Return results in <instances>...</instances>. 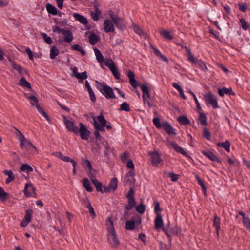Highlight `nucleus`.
Wrapping results in <instances>:
<instances>
[{"instance_id":"12","label":"nucleus","mask_w":250,"mask_h":250,"mask_svg":"<svg viewBox=\"0 0 250 250\" xmlns=\"http://www.w3.org/2000/svg\"><path fill=\"white\" fill-rule=\"evenodd\" d=\"M97 122L99 123L100 126H102V123L104 124V132H105V127H106L107 130H110L112 129V126L110 124H106L107 121L103 114V111H102L100 115L97 117ZM108 123L110 124V122H108Z\"/></svg>"},{"instance_id":"19","label":"nucleus","mask_w":250,"mask_h":250,"mask_svg":"<svg viewBox=\"0 0 250 250\" xmlns=\"http://www.w3.org/2000/svg\"><path fill=\"white\" fill-rule=\"evenodd\" d=\"M65 125L68 131L77 134V129L79 127L74 124L73 121L70 120L69 121H66Z\"/></svg>"},{"instance_id":"52","label":"nucleus","mask_w":250,"mask_h":250,"mask_svg":"<svg viewBox=\"0 0 250 250\" xmlns=\"http://www.w3.org/2000/svg\"><path fill=\"white\" fill-rule=\"evenodd\" d=\"M28 98L31 101V104L32 106H34L35 105L36 106L37 104H39V100L36 96L31 95L28 96Z\"/></svg>"},{"instance_id":"61","label":"nucleus","mask_w":250,"mask_h":250,"mask_svg":"<svg viewBox=\"0 0 250 250\" xmlns=\"http://www.w3.org/2000/svg\"><path fill=\"white\" fill-rule=\"evenodd\" d=\"M165 174H167L169 177L171 178L172 182H176L179 178V175L176 174L173 172L167 173L165 172Z\"/></svg>"},{"instance_id":"62","label":"nucleus","mask_w":250,"mask_h":250,"mask_svg":"<svg viewBox=\"0 0 250 250\" xmlns=\"http://www.w3.org/2000/svg\"><path fill=\"white\" fill-rule=\"evenodd\" d=\"M203 136L208 140H209L210 139L211 134L209 130L207 128H204V133L203 134Z\"/></svg>"},{"instance_id":"18","label":"nucleus","mask_w":250,"mask_h":250,"mask_svg":"<svg viewBox=\"0 0 250 250\" xmlns=\"http://www.w3.org/2000/svg\"><path fill=\"white\" fill-rule=\"evenodd\" d=\"M83 204L87 208L89 209V212L91 215H92L93 217H95L96 216V214L95 212L94 208L91 205V203L87 198H84L82 200Z\"/></svg>"},{"instance_id":"34","label":"nucleus","mask_w":250,"mask_h":250,"mask_svg":"<svg viewBox=\"0 0 250 250\" xmlns=\"http://www.w3.org/2000/svg\"><path fill=\"white\" fill-rule=\"evenodd\" d=\"M94 52L96 55V59L98 62L102 63L104 61V58L100 50H99L97 48H95Z\"/></svg>"},{"instance_id":"48","label":"nucleus","mask_w":250,"mask_h":250,"mask_svg":"<svg viewBox=\"0 0 250 250\" xmlns=\"http://www.w3.org/2000/svg\"><path fill=\"white\" fill-rule=\"evenodd\" d=\"M33 211L31 209H28L26 210L25 214L24 217V219L26 220L27 221H29V222L31 221V218L32 216Z\"/></svg>"},{"instance_id":"41","label":"nucleus","mask_w":250,"mask_h":250,"mask_svg":"<svg viewBox=\"0 0 250 250\" xmlns=\"http://www.w3.org/2000/svg\"><path fill=\"white\" fill-rule=\"evenodd\" d=\"M195 177L197 181L198 184L201 186L203 190L206 193L207 191V188L204 181L197 174L195 175Z\"/></svg>"},{"instance_id":"39","label":"nucleus","mask_w":250,"mask_h":250,"mask_svg":"<svg viewBox=\"0 0 250 250\" xmlns=\"http://www.w3.org/2000/svg\"><path fill=\"white\" fill-rule=\"evenodd\" d=\"M135 222L134 220L127 221L125 223V229L127 230H133L134 229Z\"/></svg>"},{"instance_id":"43","label":"nucleus","mask_w":250,"mask_h":250,"mask_svg":"<svg viewBox=\"0 0 250 250\" xmlns=\"http://www.w3.org/2000/svg\"><path fill=\"white\" fill-rule=\"evenodd\" d=\"M36 108L39 112L48 121H50V118L47 114L43 110V109L40 107L39 104L36 105Z\"/></svg>"},{"instance_id":"20","label":"nucleus","mask_w":250,"mask_h":250,"mask_svg":"<svg viewBox=\"0 0 250 250\" xmlns=\"http://www.w3.org/2000/svg\"><path fill=\"white\" fill-rule=\"evenodd\" d=\"M127 75L129 79L130 84L133 88H136L137 86V81L135 79L134 73L131 70H129Z\"/></svg>"},{"instance_id":"3","label":"nucleus","mask_w":250,"mask_h":250,"mask_svg":"<svg viewBox=\"0 0 250 250\" xmlns=\"http://www.w3.org/2000/svg\"><path fill=\"white\" fill-rule=\"evenodd\" d=\"M134 191L132 188H130L126 195V197L128 199L127 205L125 206V208L126 211L124 212V215H128L127 210L132 209L136 205V201L134 198Z\"/></svg>"},{"instance_id":"55","label":"nucleus","mask_w":250,"mask_h":250,"mask_svg":"<svg viewBox=\"0 0 250 250\" xmlns=\"http://www.w3.org/2000/svg\"><path fill=\"white\" fill-rule=\"evenodd\" d=\"M134 31L138 34L140 36H142L144 38H146V36H147L146 34L145 33L139 26H135L134 27Z\"/></svg>"},{"instance_id":"9","label":"nucleus","mask_w":250,"mask_h":250,"mask_svg":"<svg viewBox=\"0 0 250 250\" xmlns=\"http://www.w3.org/2000/svg\"><path fill=\"white\" fill-rule=\"evenodd\" d=\"M206 102L211 104L214 109L219 108L217 99L211 92H208L204 96Z\"/></svg>"},{"instance_id":"26","label":"nucleus","mask_w":250,"mask_h":250,"mask_svg":"<svg viewBox=\"0 0 250 250\" xmlns=\"http://www.w3.org/2000/svg\"><path fill=\"white\" fill-rule=\"evenodd\" d=\"M89 42L90 44L94 45L99 40V37L94 33H91L88 37Z\"/></svg>"},{"instance_id":"46","label":"nucleus","mask_w":250,"mask_h":250,"mask_svg":"<svg viewBox=\"0 0 250 250\" xmlns=\"http://www.w3.org/2000/svg\"><path fill=\"white\" fill-rule=\"evenodd\" d=\"M199 121L202 125H207V119L205 114L203 112L200 113Z\"/></svg>"},{"instance_id":"47","label":"nucleus","mask_w":250,"mask_h":250,"mask_svg":"<svg viewBox=\"0 0 250 250\" xmlns=\"http://www.w3.org/2000/svg\"><path fill=\"white\" fill-rule=\"evenodd\" d=\"M154 211L157 215L160 214V212L162 211L163 209L160 207V204L158 201H154Z\"/></svg>"},{"instance_id":"23","label":"nucleus","mask_w":250,"mask_h":250,"mask_svg":"<svg viewBox=\"0 0 250 250\" xmlns=\"http://www.w3.org/2000/svg\"><path fill=\"white\" fill-rule=\"evenodd\" d=\"M231 143L229 141L226 140L224 142H218L217 143V146L218 147H222L227 152H229L230 149Z\"/></svg>"},{"instance_id":"31","label":"nucleus","mask_w":250,"mask_h":250,"mask_svg":"<svg viewBox=\"0 0 250 250\" xmlns=\"http://www.w3.org/2000/svg\"><path fill=\"white\" fill-rule=\"evenodd\" d=\"M92 183L95 186L96 190L98 192H100L102 193H103V190L102 189V184L101 182L98 181L97 179L96 180H92Z\"/></svg>"},{"instance_id":"40","label":"nucleus","mask_w":250,"mask_h":250,"mask_svg":"<svg viewBox=\"0 0 250 250\" xmlns=\"http://www.w3.org/2000/svg\"><path fill=\"white\" fill-rule=\"evenodd\" d=\"M187 56L188 60L192 64H196V63L198 62V61H199L194 57L191 50H188V55Z\"/></svg>"},{"instance_id":"24","label":"nucleus","mask_w":250,"mask_h":250,"mask_svg":"<svg viewBox=\"0 0 250 250\" xmlns=\"http://www.w3.org/2000/svg\"><path fill=\"white\" fill-rule=\"evenodd\" d=\"M220 218L215 214L213 220V227L216 229V233L218 236H219V231L220 229Z\"/></svg>"},{"instance_id":"60","label":"nucleus","mask_w":250,"mask_h":250,"mask_svg":"<svg viewBox=\"0 0 250 250\" xmlns=\"http://www.w3.org/2000/svg\"><path fill=\"white\" fill-rule=\"evenodd\" d=\"M110 71L112 72L113 76L115 77L116 79H119L120 78V73L118 71L116 66L112 68L111 69H110Z\"/></svg>"},{"instance_id":"49","label":"nucleus","mask_w":250,"mask_h":250,"mask_svg":"<svg viewBox=\"0 0 250 250\" xmlns=\"http://www.w3.org/2000/svg\"><path fill=\"white\" fill-rule=\"evenodd\" d=\"M120 110L126 112L130 111V108L129 104L126 102H124L120 105Z\"/></svg>"},{"instance_id":"6","label":"nucleus","mask_w":250,"mask_h":250,"mask_svg":"<svg viewBox=\"0 0 250 250\" xmlns=\"http://www.w3.org/2000/svg\"><path fill=\"white\" fill-rule=\"evenodd\" d=\"M79 128L77 129V134H80L81 138L82 140H87L90 134V132L87 129L86 126L82 123L79 124Z\"/></svg>"},{"instance_id":"14","label":"nucleus","mask_w":250,"mask_h":250,"mask_svg":"<svg viewBox=\"0 0 250 250\" xmlns=\"http://www.w3.org/2000/svg\"><path fill=\"white\" fill-rule=\"evenodd\" d=\"M202 153L213 162H216L218 163H221L222 162L221 160L215 154L209 150H203Z\"/></svg>"},{"instance_id":"64","label":"nucleus","mask_w":250,"mask_h":250,"mask_svg":"<svg viewBox=\"0 0 250 250\" xmlns=\"http://www.w3.org/2000/svg\"><path fill=\"white\" fill-rule=\"evenodd\" d=\"M243 223L246 229L250 230V219L249 217L245 218V220H243Z\"/></svg>"},{"instance_id":"1","label":"nucleus","mask_w":250,"mask_h":250,"mask_svg":"<svg viewBox=\"0 0 250 250\" xmlns=\"http://www.w3.org/2000/svg\"><path fill=\"white\" fill-rule=\"evenodd\" d=\"M108 221L110 223V226L107 227L108 234L107 237L108 242L111 245L112 247L117 248L120 245V242L116 234L113 222L110 217H108Z\"/></svg>"},{"instance_id":"37","label":"nucleus","mask_w":250,"mask_h":250,"mask_svg":"<svg viewBox=\"0 0 250 250\" xmlns=\"http://www.w3.org/2000/svg\"><path fill=\"white\" fill-rule=\"evenodd\" d=\"M161 36L164 37L165 39L171 40L173 39V36L171 35L168 30H164L160 32Z\"/></svg>"},{"instance_id":"32","label":"nucleus","mask_w":250,"mask_h":250,"mask_svg":"<svg viewBox=\"0 0 250 250\" xmlns=\"http://www.w3.org/2000/svg\"><path fill=\"white\" fill-rule=\"evenodd\" d=\"M108 186L109 188H110L112 191H115L117 189L118 186V180L117 178H112L111 179Z\"/></svg>"},{"instance_id":"58","label":"nucleus","mask_w":250,"mask_h":250,"mask_svg":"<svg viewBox=\"0 0 250 250\" xmlns=\"http://www.w3.org/2000/svg\"><path fill=\"white\" fill-rule=\"evenodd\" d=\"M189 93L193 96L194 99H195V102L196 103V104L197 105V108L198 111H200L202 110V108L200 105V104L195 95V94L191 90H189Z\"/></svg>"},{"instance_id":"25","label":"nucleus","mask_w":250,"mask_h":250,"mask_svg":"<svg viewBox=\"0 0 250 250\" xmlns=\"http://www.w3.org/2000/svg\"><path fill=\"white\" fill-rule=\"evenodd\" d=\"M46 8L48 13L51 14L53 15H56L58 14V10L52 4L47 3L46 5Z\"/></svg>"},{"instance_id":"57","label":"nucleus","mask_w":250,"mask_h":250,"mask_svg":"<svg viewBox=\"0 0 250 250\" xmlns=\"http://www.w3.org/2000/svg\"><path fill=\"white\" fill-rule=\"evenodd\" d=\"M42 36L45 42L48 44H51L52 43V40L51 38L48 36L47 34L42 33Z\"/></svg>"},{"instance_id":"17","label":"nucleus","mask_w":250,"mask_h":250,"mask_svg":"<svg viewBox=\"0 0 250 250\" xmlns=\"http://www.w3.org/2000/svg\"><path fill=\"white\" fill-rule=\"evenodd\" d=\"M218 92L221 97H224L225 94L229 96L235 95V93L233 91L231 87L227 88L224 87L222 88H219Z\"/></svg>"},{"instance_id":"36","label":"nucleus","mask_w":250,"mask_h":250,"mask_svg":"<svg viewBox=\"0 0 250 250\" xmlns=\"http://www.w3.org/2000/svg\"><path fill=\"white\" fill-rule=\"evenodd\" d=\"M19 85L24 87L31 89V86L30 83L26 80L25 78L23 77H22L19 83Z\"/></svg>"},{"instance_id":"28","label":"nucleus","mask_w":250,"mask_h":250,"mask_svg":"<svg viewBox=\"0 0 250 250\" xmlns=\"http://www.w3.org/2000/svg\"><path fill=\"white\" fill-rule=\"evenodd\" d=\"M11 64L13 68L18 71L20 74L27 73L26 70L23 68L20 65L16 64L14 61L11 62Z\"/></svg>"},{"instance_id":"4","label":"nucleus","mask_w":250,"mask_h":250,"mask_svg":"<svg viewBox=\"0 0 250 250\" xmlns=\"http://www.w3.org/2000/svg\"><path fill=\"white\" fill-rule=\"evenodd\" d=\"M109 15L116 27L120 30L123 31L126 29L125 22L123 19L120 18L118 15H114L112 10L109 11Z\"/></svg>"},{"instance_id":"11","label":"nucleus","mask_w":250,"mask_h":250,"mask_svg":"<svg viewBox=\"0 0 250 250\" xmlns=\"http://www.w3.org/2000/svg\"><path fill=\"white\" fill-rule=\"evenodd\" d=\"M149 154L151 157V162L152 165H157L162 161L160 154L158 151L149 152Z\"/></svg>"},{"instance_id":"27","label":"nucleus","mask_w":250,"mask_h":250,"mask_svg":"<svg viewBox=\"0 0 250 250\" xmlns=\"http://www.w3.org/2000/svg\"><path fill=\"white\" fill-rule=\"evenodd\" d=\"M83 185L85 188V190L88 192H92L93 191V188L91 186V184L89 183L88 179L86 178H84L82 180Z\"/></svg>"},{"instance_id":"10","label":"nucleus","mask_w":250,"mask_h":250,"mask_svg":"<svg viewBox=\"0 0 250 250\" xmlns=\"http://www.w3.org/2000/svg\"><path fill=\"white\" fill-rule=\"evenodd\" d=\"M24 193L26 197L33 196L36 195V189L31 183H26L24 189Z\"/></svg>"},{"instance_id":"30","label":"nucleus","mask_w":250,"mask_h":250,"mask_svg":"<svg viewBox=\"0 0 250 250\" xmlns=\"http://www.w3.org/2000/svg\"><path fill=\"white\" fill-rule=\"evenodd\" d=\"M10 197L9 194L6 192L4 189L0 187V200L2 202H5Z\"/></svg>"},{"instance_id":"35","label":"nucleus","mask_w":250,"mask_h":250,"mask_svg":"<svg viewBox=\"0 0 250 250\" xmlns=\"http://www.w3.org/2000/svg\"><path fill=\"white\" fill-rule=\"evenodd\" d=\"M178 122L183 125H189L190 123V120L185 115H182L178 118Z\"/></svg>"},{"instance_id":"53","label":"nucleus","mask_w":250,"mask_h":250,"mask_svg":"<svg viewBox=\"0 0 250 250\" xmlns=\"http://www.w3.org/2000/svg\"><path fill=\"white\" fill-rule=\"evenodd\" d=\"M104 64L106 66L108 67L110 70L115 66L114 62L111 59H106L104 61Z\"/></svg>"},{"instance_id":"38","label":"nucleus","mask_w":250,"mask_h":250,"mask_svg":"<svg viewBox=\"0 0 250 250\" xmlns=\"http://www.w3.org/2000/svg\"><path fill=\"white\" fill-rule=\"evenodd\" d=\"M153 50L155 54L157 56L161 58L163 61L168 62V60L167 58L161 54V52L156 47H153Z\"/></svg>"},{"instance_id":"21","label":"nucleus","mask_w":250,"mask_h":250,"mask_svg":"<svg viewBox=\"0 0 250 250\" xmlns=\"http://www.w3.org/2000/svg\"><path fill=\"white\" fill-rule=\"evenodd\" d=\"M62 34L64 35V40L67 43L71 42L73 39V36L72 32L69 30H64L62 32Z\"/></svg>"},{"instance_id":"50","label":"nucleus","mask_w":250,"mask_h":250,"mask_svg":"<svg viewBox=\"0 0 250 250\" xmlns=\"http://www.w3.org/2000/svg\"><path fill=\"white\" fill-rule=\"evenodd\" d=\"M136 209L140 214H143L146 210L145 205L143 203H140L139 205L136 206Z\"/></svg>"},{"instance_id":"59","label":"nucleus","mask_w":250,"mask_h":250,"mask_svg":"<svg viewBox=\"0 0 250 250\" xmlns=\"http://www.w3.org/2000/svg\"><path fill=\"white\" fill-rule=\"evenodd\" d=\"M87 174L91 181L92 180H96L95 178V170L92 168V169H89L87 170Z\"/></svg>"},{"instance_id":"42","label":"nucleus","mask_w":250,"mask_h":250,"mask_svg":"<svg viewBox=\"0 0 250 250\" xmlns=\"http://www.w3.org/2000/svg\"><path fill=\"white\" fill-rule=\"evenodd\" d=\"M71 48L73 50L79 51L83 56L85 55L86 53V51L80 45L77 44L72 45Z\"/></svg>"},{"instance_id":"5","label":"nucleus","mask_w":250,"mask_h":250,"mask_svg":"<svg viewBox=\"0 0 250 250\" xmlns=\"http://www.w3.org/2000/svg\"><path fill=\"white\" fill-rule=\"evenodd\" d=\"M155 227L156 229L161 228L163 231L165 233L166 236L169 238V241H171V235L169 234L167 227H164V222L161 214L157 215L155 219Z\"/></svg>"},{"instance_id":"63","label":"nucleus","mask_w":250,"mask_h":250,"mask_svg":"<svg viewBox=\"0 0 250 250\" xmlns=\"http://www.w3.org/2000/svg\"><path fill=\"white\" fill-rule=\"evenodd\" d=\"M105 150L104 152V156L106 158H109L110 156V147L108 143L106 142V144L104 145Z\"/></svg>"},{"instance_id":"2","label":"nucleus","mask_w":250,"mask_h":250,"mask_svg":"<svg viewBox=\"0 0 250 250\" xmlns=\"http://www.w3.org/2000/svg\"><path fill=\"white\" fill-rule=\"evenodd\" d=\"M16 130L19 133V140L20 141L21 148L29 150L32 154L37 153L36 147L33 145L31 141L26 139L21 131L17 129H16Z\"/></svg>"},{"instance_id":"44","label":"nucleus","mask_w":250,"mask_h":250,"mask_svg":"<svg viewBox=\"0 0 250 250\" xmlns=\"http://www.w3.org/2000/svg\"><path fill=\"white\" fill-rule=\"evenodd\" d=\"M83 167L85 170L92 169V167L91 162L88 159L82 160Z\"/></svg>"},{"instance_id":"13","label":"nucleus","mask_w":250,"mask_h":250,"mask_svg":"<svg viewBox=\"0 0 250 250\" xmlns=\"http://www.w3.org/2000/svg\"><path fill=\"white\" fill-rule=\"evenodd\" d=\"M169 144L177 152L182 154L183 155L185 156L186 157L191 159L190 155L188 154L186 151L182 147L179 146L176 143L170 141L169 142Z\"/></svg>"},{"instance_id":"33","label":"nucleus","mask_w":250,"mask_h":250,"mask_svg":"<svg viewBox=\"0 0 250 250\" xmlns=\"http://www.w3.org/2000/svg\"><path fill=\"white\" fill-rule=\"evenodd\" d=\"M54 155L64 162H70L72 159L68 156H64L61 152H56Z\"/></svg>"},{"instance_id":"51","label":"nucleus","mask_w":250,"mask_h":250,"mask_svg":"<svg viewBox=\"0 0 250 250\" xmlns=\"http://www.w3.org/2000/svg\"><path fill=\"white\" fill-rule=\"evenodd\" d=\"M54 22L59 25L60 26H65L67 23V20L65 19L64 20L60 19L59 21L57 18H54L53 19Z\"/></svg>"},{"instance_id":"29","label":"nucleus","mask_w":250,"mask_h":250,"mask_svg":"<svg viewBox=\"0 0 250 250\" xmlns=\"http://www.w3.org/2000/svg\"><path fill=\"white\" fill-rule=\"evenodd\" d=\"M59 54V49L55 46H52L50 51V58L53 60Z\"/></svg>"},{"instance_id":"56","label":"nucleus","mask_w":250,"mask_h":250,"mask_svg":"<svg viewBox=\"0 0 250 250\" xmlns=\"http://www.w3.org/2000/svg\"><path fill=\"white\" fill-rule=\"evenodd\" d=\"M240 22L241 24L242 28L244 30H247L249 28H250V24H248L244 19H241L240 20Z\"/></svg>"},{"instance_id":"22","label":"nucleus","mask_w":250,"mask_h":250,"mask_svg":"<svg viewBox=\"0 0 250 250\" xmlns=\"http://www.w3.org/2000/svg\"><path fill=\"white\" fill-rule=\"evenodd\" d=\"M73 16L75 20L77 21H79L83 25L87 24V20L84 16L77 13H74Z\"/></svg>"},{"instance_id":"7","label":"nucleus","mask_w":250,"mask_h":250,"mask_svg":"<svg viewBox=\"0 0 250 250\" xmlns=\"http://www.w3.org/2000/svg\"><path fill=\"white\" fill-rule=\"evenodd\" d=\"M92 118L93 119V125L95 129L94 131V135L97 141H101L102 137L101 136L99 132H104L103 126H104V125L103 123H102V126H100V125L96 120L95 117L94 116H92Z\"/></svg>"},{"instance_id":"15","label":"nucleus","mask_w":250,"mask_h":250,"mask_svg":"<svg viewBox=\"0 0 250 250\" xmlns=\"http://www.w3.org/2000/svg\"><path fill=\"white\" fill-rule=\"evenodd\" d=\"M112 21L109 19H106L104 21L103 25L105 32L108 33L114 32L115 28L114 26V23Z\"/></svg>"},{"instance_id":"16","label":"nucleus","mask_w":250,"mask_h":250,"mask_svg":"<svg viewBox=\"0 0 250 250\" xmlns=\"http://www.w3.org/2000/svg\"><path fill=\"white\" fill-rule=\"evenodd\" d=\"M163 125L164 126V130L167 134L169 135L174 136L176 135V133L175 132V129L169 123L166 121L163 123Z\"/></svg>"},{"instance_id":"8","label":"nucleus","mask_w":250,"mask_h":250,"mask_svg":"<svg viewBox=\"0 0 250 250\" xmlns=\"http://www.w3.org/2000/svg\"><path fill=\"white\" fill-rule=\"evenodd\" d=\"M101 93L102 95L105 96L106 99L116 98L113 89L107 85H104V87L102 88V91Z\"/></svg>"},{"instance_id":"54","label":"nucleus","mask_w":250,"mask_h":250,"mask_svg":"<svg viewBox=\"0 0 250 250\" xmlns=\"http://www.w3.org/2000/svg\"><path fill=\"white\" fill-rule=\"evenodd\" d=\"M141 89L143 92V98L144 100H145V94L148 93L149 92V87L145 84H143L141 85Z\"/></svg>"},{"instance_id":"45","label":"nucleus","mask_w":250,"mask_h":250,"mask_svg":"<svg viewBox=\"0 0 250 250\" xmlns=\"http://www.w3.org/2000/svg\"><path fill=\"white\" fill-rule=\"evenodd\" d=\"M20 170L22 171L29 172L33 171V168L29 165L23 164L21 166Z\"/></svg>"}]
</instances>
